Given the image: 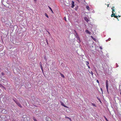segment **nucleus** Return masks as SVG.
<instances>
[{"label": "nucleus", "mask_w": 121, "mask_h": 121, "mask_svg": "<svg viewBox=\"0 0 121 121\" xmlns=\"http://www.w3.org/2000/svg\"><path fill=\"white\" fill-rule=\"evenodd\" d=\"M51 10V11H52V12L53 13V11H52V10Z\"/></svg>", "instance_id": "obj_31"}, {"label": "nucleus", "mask_w": 121, "mask_h": 121, "mask_svg": "<svg viewBox=\"0 0 121 121\" xmlns=\"http://www.w3.org/2000/svg\"><path fill=\"white\" fill-rule=\"evenodd\" d=\"M99 101L101 102V101L100 100V99H99Z\"/></svg>", "instance_id": "obj_29"}, {"label": "nucleus", "mask_w": 121, "mask_h": 121, "mask_svg": "<svg viewBox=\"0 0 121 121\" xmlns=\"http://www.w3.org/2000/svg\"><path fill=\"white\" fill-rule=\"evenodd\" d=\"M104 118H105V120L107 121H108V119H107V118L105 117V116H104Z\"/></svg>", "instance_id": "obj_16"}, {"label": "nucleus", "mask_w": 121, "mask_h": 121, "mask_svg": "<svg viewBox=\"0 0 121 121\" xmlns=\"http://www.w3.org/2000/svg\"><path fill=\"white\" fill-rule=\"evenodd\" d=\"M33 119L34 120V121H37V120H36V119L35 118V117H33Z\"/></svg>", "instance_id": "obj_12"}, {"label": "nucleus", "mask_w": 121, "mask_h": 121, "mask_svg": "<svg viewBox=\"0 0 121 121\" xmlns=\"http://www.w3.org/2000/svg\"><path fill=\"white\" fill-rule=\"evenodd\" d=\"M84 19L87 22H88L89 21L88 19L86 17H85Z\"/></svg>", "instance_id": "obj_11"}, {"label": "nucleus", "mask_w": 121, "mask_h": 121, "mask_svg": "<svg viewBox=\"0 0 121 121\" xmlns=\"http://www.w3.org/2000/svg\"><path fill=\"white\" fill-rule=\"evenodd\" d=\"M46 41L48 45V40H47V39H46Z\"/></svg>", "instance_id": "obj_17"}, {"label": "nucleus", "mask_w": 121, "mask_h": 121, "mask_svg": "<svg viewBox=\"0 0 121 121\" xmlns=\"http://www.w3.org/2000/svg\"><path fill=\"white\" fill-rule=\"evenodd\" d=\"M61 77L63 78H64V76L63 74L60 73Z\"/></svg>", "instance_id": "obj_14"}, {"label": "nucleus", "mask_w": 121, "mask_h": 121, "mask_svg": "<svg viewBox=\"0 0 121 121\" xmlns=\"http://www.w3.org/2000/svg\"><path fill=\"white\" fill-rule=\"evenodd\" d=\"M12 121H15V120H13Z\"/></svg>", "instance_id": "obj_32"}, {"label": "nucleus", "mask_w": 121, "mask_h": 121, "mask_svg": "<svg viewBox=\"0 0 121 121\" xmlns=\"http://www.w3.org/2000/svg\"><path fill=\"white\" fill-rule=\"evenodd\" d=\"M106 88L108 92V85H106Z\"/></svg>", "instance_id": "obj_7"}, {"label": "nucleus", "mask_w": 121, "mask_h": 121, "mask_svg": "<svg viewBox=\"0 0 121 121\" xmlns=\"http://www.w3.org/2000/svg\"><path fill=\"white\" fill-rule=\"evenodd\" d=\"M86 32L87 34H90V32L89 31L87 30H86Z\"/></svg>", "instance_id": "obj_8"}, {"label": "nucleus", "mask_w": 121, "mask_h": 121, "mask_svg": "<svg viewBox=\"0 0 121 121\" xmlns=\"http://www.w3.org/2000/svg\"><path fill=\"white\" fill-rule=\"evenodd\" d=\"M96 81H97V83H98L99 84V81H98V80H97Z\"/></svg>", "instance_id": "obj_20"}, {"label": "nucleus", "mask_w": 121, "mask_h": 121, "mask_svg": "<svg viewBox=\"0 0 121 121\" xmlns=\"http://www.w3.org/2000/svg\"><path fill=\"white\" fill-rule=\"evenodd\" d=\"M101 90H102V88H101Z\"/></svg>", "instance_id": "obj_33"}, {"label": "nucleus", "mask_w": 121, "mask_h": 121, "mask_svg": "<svg viewBox=\"0 0 121 121\" xmlns=\"http://www.w3.org/2000/svg\"><path fill=\"white\" fill-rule=\"evenodd\" d=\"M41 69H42V71H43V67L41 65Z\"/></svg>", "instance_id": "obj_19"}, {"label": "nucleus", "mask_w": 121, "mask_h": 121, "mask_svg": "<svg viewBox=\"0 0 121 121\" xmlns=\"http://www.w3.org/2000/svg\"><path fill=\"white\" fill-rule=\"evenodd\" d=\"M91 104H92V105L93 106H94V107H96V105L95 104H93V103H91Z\"/></svg>", "instance_id": "obj_10"}, {"label": "nucleus", "mask_w": 121, "mask_h": 121, "mask_svg": "<svg viewBox=\"0 0 121 121\" xmlns=\"http://www.w3.org/2000/svg\"><path fill=\"white\" fill-rule=\"evenodd\" d=\"M2 75H4V73H2Z\"/></svg>", "instance_id": "obj_25"}, {"label": "nucleus", "mask_w": 121, "mask_h": 121, "mask_svg": "<svg viewBox=\"0 0 121 121\" xmlns=\"http://www.w3.org/2000/svg\"><path fill=\"white\" fill-rule=\"evenodd\" d=\"M46 121H52V120L49 117L46 118L45 119Z\"/></svg>", "instance_id": "obj_2"}, {"label": "nucleus", "mask_w": 121, "mask_h": 121, "mask_svg": "<svg viewBox=\"0 0 121 121\" xmlns=\"http://www.w3.org/2000/svg\"><path fill=\"white\" fill-rule=\"evenodd\" d=\"M48 7H49V9L51 10H52V9L51 8V7H50L49 6H48Z\"/></svg>", "instance_id": "obj_22"}, {"label": "nucleus", "mask_w": 121, "mask_h": 121, "mask_svg": "<svg viewBox=\"0 0 121 121\" xmlns=\"http://www.w3.org/2000/svg\"><path fill=\"white\" fill-rule=\"evenodd\" d=\"M86 65L88 66V67L89 68H90V67L88 65L89 64V63L88 62L86 61Z\"/></svg>", "instance_id": "obj_5"}, {"label": "nucleus", "mask_w": 121, "mask_h": 121, "mask_svg": "<svg viewBox=\"0 0 121 121\" xmlns=\"http://www.w3.org/2000/svg\"><path fill=\"white\" fill-rule=\"evenodd\" d=\"M91 74H93V73L92 72V71H91Z\"/></svg>", "instance_id": "obj_27"}, {"label": "nucleus", "mask_w": 121, "mask_h": 121, "mask_svg": "<svg viewBox=\"0 0 121 121\" xmlns=\"http://www.w3.org/2000/svg\"><path fill=\"white\" fill-rule=\"evenodd\" d=\"M34 0V1H36V0Z\"/></svg>", "instance_id": "obj_34"}, {"label": "nucleus", "mask_w": 121, "mask_h": 121, "mask_svg": "<svg viewBox=\"0 0 121 121\" xmlns=\"http://www.w3.org/2000/svg\"><path fill=\"white\" fill-rule=\"evenodd\" d=\"M47 31L48 32V34L50 35V33L47 30Z\"/></svg>", "instance_id": "obj_24"}, {"label": "nucleus", "mask_w": 121, "mask_h": 121, "mask_svg": "<svg viewBox=\"0 0 121 121\" xmlns=\"http://www.w3.org/2000/svg\"><path fill=\"white\" fill-rule=\"evenodd\" d=\"M74 2L73 1L72 2V5H71V7L72 8H73L74 7Z\"/></svg>", "instance_id": "obj_6"}, {"label": "nucleus", "mask_w": 121, "mask_h": 121, "mask_svg": "<svg viewBox=\"0 0 121 121\" xmlns=\"http://www.w3.org/2000/svg\"><path fill=\"white\" fill-rule=\"evenodd\" d=\"M45 15L48 18V15L46 13H45Z\"/></svg>", "instance_id": "obj_15"}, {"label": "nucleus", "mask_w": 121, "mask_h": 121, "mask_svg": "<svg viewBox=\"0 0 121 121\" xmlns=\"http://www.w3.org/2000/svg\"><path fill=\"white\" fill-rule=\"evenodd\" d=\"M86 8H87V9H88V10H89V9H90V8H89V6H86Z\"/></svg>", "instance_id": "obj_13"}, {"label": "nucleus", "mask_w": 121, "mask_h": 121, "mask_svg": "<svg viewBox=\"0 0 121 121\" xmlns=\"http://www.w3.org/2000/svg\"><path fill=\"white\" fill-rule=\"evenodd\" d=\"M108 85V81L107 80L106 81V85Z\"/></svg>", "instance_id": "obj_18"}, {"label": "nucleus", "mask_w": 121, "mask_h": 121, "mask_svg": "<svg viewBox=\"0 0 121 121\" xmlns=\"http://www.w3.org/2000/svg\"><path fill=\"white\" fill-rule=\"evenodd\" d=\"M61 105L62 106H63L66 108H68L69 107L67 106H65V104H64L62 102H61Z\"/></svg>", "instance_id": "obj_1"}, {"label": "nucleus", "mask_w": 121, "mask_h": 121, "mask_svg": "<svg viewBox=\"0 0 121 121\" xmlns=\"http://www.w3.org/2000/svg\"><path fill=\"white\" fill-rule=\"evenodd\" d=\"M120 94L121 95V91H120Z\"/></svg>", "instance_id": "obj_28"}, {"label": "nucleus", "mask_w": 121, "mask_h": 121, "mask_svg": "<svg viewBox=\"0 0 121 121\" xmlns=\"http://www.w3.org/2000/svg\"><path fill=\"white\" fill-rule=\"evenodd\" d=\"M99 101L101 102V101L100 100V99H99Z\"/></svg>", "instance_id": "obj_30"}, {"label": "nucleus", "mask_w": 121, "mask_h": 121, "mask_svg": "<svg viewBox=\"0 0 121 121\" xmlns=\"http://www.w3.org/2000/svg\"><path fill=\"white\" fill-rule=\"evenodd\" d=\"M100 48L101 49H102V47L101 46L100 47Z\"/></svg>", "instance_id": "obj_26"}, {"label": "nucleus", "mask_w": 121, "mask_h": 121, "mask_svg": "<svg viewBox=\"0 0 121 121\" xmlns=\"http://www.w3.org/2000/svg\"><path fill=\"white\" fill-rule=\"evenodd\" d=\"M0 87L2 88H3L5 89V87L4 86H3L2 85V84H1L0 83Z\"/></svg>", "instance_id": "obj_4"}, {"label": "nucleus", "mask_w": 121, "mask_h": 121, "mask_svg": "<svg viewBox=\"0 0 121 121\" xmlns=\"http://www.w3.org/2000/svg\"><path fill=\"white\" fill-rule=\"evenodd\" d=\"M14 101L16 104H17V103L18 102L17 101H15V100H14Z\"/></svg>", "instance_id": "obj_21"}, {"label": "nucleus", "mask_w": 121, "mask_h": 121, "mask_svg": "<svg viewBox=\"0 0 121 121\" xmlns=\"http://www.w3.org/2000/svg\"><path fill=\"white\" fill-rule=\"evenodd\" d=\"M17 105L20 107L21 108H22V106L18 102L16 104Z\"/></svg>", "instance_id": "obj_3"}, {"label": "nucleus", "mask_w": 121, "mask_h": 121, "mask_svg": "<svg viewBox=\"0 0 121 121\" xmlns=\"http://www.w3.org/2000/svg\"><path fill=\"white\" fill-rule=\"evenodd\" d=\"M65 118H68V119H69L70 121H71V119L70 118H69V117H65Z\"/></svg>", "instance_id": "obj_9"}, {"label": "nucleus", "mask_w": 121, "mask_h": 121, "mask_svg": "<svg viewBox=\"0 0 121 121\" xmlns=\"http://www.w3.org/2000/svg\"><path fill=\"white\" fill-rule=\"evenodd\" d=\"M64 18H65V20L66 21H66V18H65V17Z\"/></svg>", "instance_id": "obj_23"}]
</instances>
